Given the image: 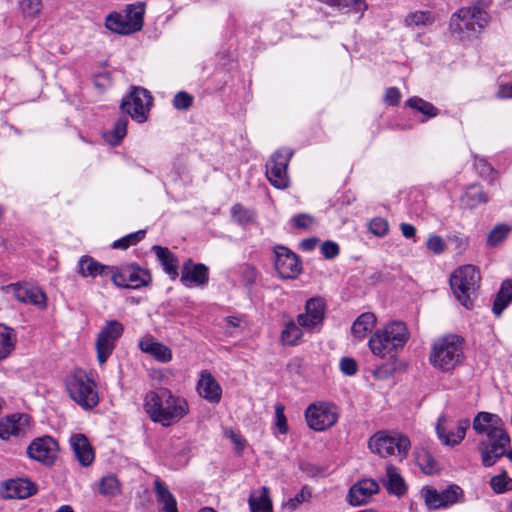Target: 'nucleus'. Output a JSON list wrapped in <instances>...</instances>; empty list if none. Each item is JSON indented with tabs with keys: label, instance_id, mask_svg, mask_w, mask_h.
<instances>
[{
	"label": "nucleus",
	"instance_id": "1",
	"mask_svg": "<svg viewBox=\"0 0 512 512\" xmlns=\"http://www.w3.org/2000/svg\"><path fill=\"white\" fill-rule=\"evenodd\" d=\"M464 359L463 339L454 334L434 341L429 356L430 364L442 372H451Z\"/></svg>",
	"mask_w": 512,
	"mask_h": 512
},
{
	"label": "nucleus",
	"instance_id": "2",
	"mask_svg": "<svg viewBox=\"0 0 512 512\" xmlns=\"http://www.w3.org/2000/svg\"><path fill=\"white\" fill-rule=\"evenodd\" d=\"M408 339L409 332L405 323L395 321L375 332L369 340V347L376 356L385 357L390 355L393 358V352L402 348Z\"/></svg>",
	"mask_w": 512,
	"mask_h": 512
},
{
	"label": "nucleus",
	"instance_id": "3",
	"mask_svg": "<svg viewBox=\"0 0 512 512\" xmlns=\"http://www.w3.org/2000/svg\"><path fill=\"white\" fill-rule=\"evenodd\" d=\"M487 24V13L474 5L460 8L450 19V31L460 40L475 37Z\"/></svg>",
	"mask_w": 512,
	"mask_h": 512
},
{
	"label": "nucleus",
	"instance_id": "4",
	"mask_svg": "<svg viewBox=\"0 0 512 512\" xmlns=\"http://www.w3.org/2000/svg\"><path fill=\"white\" fill-rule=\"evenodd\" d=\"M480 280V273L473 265L459 267L450 277V286L455 297L467 309L474 305Z\"/></svg>",
	"mask_w": 512,
	"mask_h": 512
},
{
	"label": "nucleus",
	"instance_id": "5",
	"mask_svg": "<svg viewBox=\"0 0 512 512\" xmlns=\"http://www.w3.org/2000/svg\"><path fill=\"white\" fill-rule=\"evenodd\" d=\"M145 9L146 5L141 1L128 4L123 14L112 12L107 15L105 26L111 32L120 35H130L138 32L144 25Z\"/></svg>",
	"mask_w": 512,
	"mask_h": 512
},
{
	"label": "nucleus",
	"instance_id": "6",
	"mask_svg": "<svg viewBox=\"0 0 512 512\" xmlns=\"http://www.w3.org/2000/svg\"><path fill=\"white\" fill-rule=\"evenodd\" d=\"M66 389L73 401L85 410H91L99 403L95 382L83 370H76L67 376Z\"/></svg>",
	"mask_w": 512,
	"mask_h": 512
},
{
	"label": "nucleus",
	"instance_id": "7",
	"mask_svg": "<svg viewBox=\"0 0 512 512\" xmlns=\"http://www.w3.org/2000/svg\"><path fill=\"white\" fill-rule=\"evenodd\" d=\"M373 453L381 457L397 455L400 460L407 457L411 442L406 435L397 432L378 431L368 442Z\"/></svg>",
	"mask_w": 512,
	"mask_h": 512
},
{
	"label": "nucleus",
	"instance_id": "8",
	"mask_svg": "<svg viewBox=\"0 0 512 512\" xmlns=\"http://www.w3.org/2000/svg\"><path fill=\"white\" fill-rule=\"evenodd\" d=\"M485 435V438L479 442V450L483 465L490 467L494 465L499 458L504 456L505 450L510 444V437L502 426L490 429V432Z\"/></svg>",
	"mask_w": 512,
	"mask_h": 512
},
{
	"label": "nucleus",
	"instance_id": "9",
	"mask_svg": "<svg viewBox=\"0 0 512 512\" xmlns=\"http://www.w3.org/2000/svg\"><path fill=\"white\" fill-rule=\"evenodd\" d=\"M111 279L120 288L138 289L147 286L151 281L148 271L136 264L111 266Z\"/></svg>",
	"mask_w": 512,
	"mask_h": 512
},
{
	"label": "nucleus",
	"instance_id": "10",
	"mask_svg": "<svg viewBox=\"0 0 512 512\" xmlns=\"http://www.w3.org/2000/svg\"><path fill=\"white\" fill-rule=\"evenodd\" d=\"M292 155L293 151L290 149H279L271 155L265 165L266 177L277 189H286L289 186L287 168Z\"/></svg>",
	"mask_w": 512,
	"mask_h": 512
},
{
	"label": "nucleus",
	"instance_id": "11",
	"mask_svg": "<svg viewBox=\"0 0 512 512\" xmlns=\"http://www.w3.org/2000/svg\"><path fill=\"white\" fill-rule=\"evenodd\" d=\"M152 100V96L148 90L141 87H134L131 92L122 99L120 108L123 112L130 115L132 119L143 123L148 118Z\"/></svg>",
	"mask_w": 512,
	"mask_h": 512
},
{
	"label": "nucleus",
	"instance_id": "12",
	"mask_svg": "<svg viewBox=\"0 0 512 512\" xmlns=\"http://www.w3.org/2000/svg\"><path fill=\"white\" fill-rule=\"evenodd\" d=\"M338 417L336 406L328 402L311 404L305 411L307 424L315 431H324L332 427Z\"/></svg>",
	"mask_w": 512,
	"mask_h": 512
},
{
	"label": "nucleus",
	"instance_id": "13",
	"mask_svg": "<svg viewBox=\"0 0 512 512\" xmlns=\"http://www.w3.org/2000/svg\"><path fill=\"white\" fill-rule=\"evenodd\" d=\"M123 325L117 320H110L100 330L96 339L98 362L104 364L115 348V342L123 333Z\"/></svg>",
	"mask_w": 512,
	"mask_h": 512
},
{
	"label": "nucleus",
	"instance_id": "14",
	"mask_svg": "<svg viewBox=\"0 0 512 512\" xmlns=\"http://www.w3.org/2000/svg\"><path fill=\"white\" fill-rule=\"evenodd\" d=\"M274 254L275 269L283 279H295L300 274L301 262L294 252L284 246H277Z\"/></svg>",
	"mask_w": 512,
	"mask_h": 512
},
{
	"label": "nucleus",
	"instance_id": "15",
	"mask_svg": "<svg viewBox=\"0 0 512 512\" xmlns=\"http://www.w3.org/2000/svg\"><path fill=\"white\" fill-rule=\"evenodd\" d=\"M58 452V443L50 436L34 439L27 447V455L45 465L54 464Z\"/></svg>",
	"mask_w": 512,
	"mask_h": 512
},
{
	"label": "nucleus",
	"instance_id": "16",
	"mask_svg": "<svg viewBox=\"0 0 512 512\" xmlns=\"http://www.w3.org/2000/svg\"><path fill=\"white\" fill-rule=\"evenodd\" d=\"M325 317V302L322 298H311L306 302L305 313L297 316L298 325L312 330L323 323Z\"/></svg>",
	"mask_w": 512,
	"mask_h": 512
},
{
	"label": "nucleus",
	"instance_id": "17",
	"mask_svg": "<svg viewBox=\"0 0 512 512\" xmlns=\"http://www.w3.org/2000/svg\"><path fill=\"white\" fill-rule=\"evenodd\" d=\"M379 490V484L374 479L368 478L359 480L350 487L347 501L351 506L365 505Z\"/></svg>",
	"mask_w": 512,
	"mask_h": 512
},
{
	"label": "nucleus",
	"instance_id": "18",
	"mask_svg": "<svg viewBox=\"0 0 512 512\" xmlns=\"http://www.w3.org/2000/svg\"><path fill=\"white\" fill-rule=\"evenodd\" d=\"M163 410L154 422L160 423L163 426H170L173 423L183 418L188 409L187 402L184 399L176 398L170 392V399L165 400Z\"/></svg>",
	"mask_w": 512,
	"mask_h": 512
},
{
	"label": "nucleus",
	"instance_id": "19",
	"mask_svg": "<svg viewBox=\"0 0 512 512\" xmlns=\"http://www.w3.org/2000/svg\"><path fill=\"white\" fill-rule=\"evenodd\" d=\"M209 280L208 267L201 263H193L191 259L184 262L180 281L186 287L203 286Z\"/></svg>",
	"mask_w": 512,
	"mask_h": 512
},
{
	"label": "nucleus",
	"instance_id": "20",
	"mask_svg": "<svg viewBox=\"0 0 512 512\" xmlns=\"http://www.w3.org/2000/svg\"><path fill=\"white\" fill-rule=\"evenodd\" d=\"M2 289L7 292L11 290L19 302L35 305L40 309L46 307V296L39 289L29 288L18 283L4 286Z\"/></svg>",
	"mask_w": 512,
	"mask_h": 512
},
{
	"label": "nucleus",
	"instance_id": "21",
	"mask_svg": "<svg viewBox=\"0 0 512 512\" xmlns=\"http://www.w3.org/2000/svg\"><path fill=\"white\" fill-rule=\"evenodd\" d=\"M28 427V417L23 414H12L0 420V438L8 440L11 436H23Z\"/></svg>",
	"mask_w": 512,
	"mask_h": 512
},
{
	"label": "nucleus",
	"instance_id": "22",
	"mask_svg": "<svg viewBox=\"0 0 512 512\" xmlns=\"http://www.w3.org/2000/svg\"><path fill=\"white\" fill-rule=\"evenodd\" d=\"M37 492L35 483L28 479L17 478L5 482L2 496L8 499H24Z\"/></svg>",
	"mask_w": 512,
	"mask_h": 512
},
{
	"label": "nucleus",
	"instance_id": "23",
	"mask_svg": "<svg viewBox=\"0 0 512 512\" xmlns=\"http://www.w3.org/2000/svg\"><path fill=\"white\" fill-rule=\"evenodd\" d=\"M70 445L75 458L83 466L87 467L94 461V450L84 434H74L70 437Z\"/></svg>",
	"mask_w": 512,
	"mask_h": 512
},
{
	"label": "nucleus",
	"instance_id": "24",
	"mask_svg": "<svg viewBox=\"0 0 512 512\" xmlns=\"http://www.w3.org/2000/svg\"><path fill=\"white\" fill-rule=\"evenodd\" d=\"M197 391L201 397L210 403H219L222 397V388L211 373L204 371L197 383Z\"/></svg>",
	"mask_w": 512,
	"mask_h": 512
},
{
	"label": "nucleus",
	"instance_id": "25",
	"mask_svg": "<svg viewBox=\"0 0 512 512\" xmlns=\"http://www.w3.org/2000/svg\"><path fill=\"white\" fill-rule=\"evenodd\" d=\"M446 421V417L442 415L438 419V423L436 425V432L439 439L445 444L449 446H454L459 444L465 437L466 430L468 429L470 422L469 420L459 421L456 431H450L446 433L445 428L443 427V423Z\"/></svg>",
	"mask_w": 512,
	"mask_h": 512
},
{
	"label": "nucleus",
	"instance_id": "26",
	"mask_svg": "<svg viewBox=\"0 0 512 512\" xmlns=\"http://www.w3.org/2000/svg\"><path fill=\"white\" fill-rule=\"evenodd\" d=\"M170 399V391L162 388L159 391H150L144 398V410L154 422L163 410L165 400Z\"/></svg>",
	"mask_w": 512,
	"mask_h": 512
},
{
	"label": "nucleus",
	"instance_id": "27",
	"mask_svg": "<svg viewBox=\"0 0 512 512\" xmlns=\"http://www.w3.org/2000/svg\"><path fill=\"white\" fill-rule=\"evenodd\" d=\"M139 348L142 352L151 355L161 363H167L172 359L171 349L156 341L153 337H146L140 340Z\"/></svg>",
	"mask_w": 512,
	"mask_h": 512
},
{
	"label": "nucleus",
	"instance_id": "28",
	"mask_svg": "<svg viewBox=\"0 0 512 512\" xmlns=\"http://www.w3.org/2000/svg\"><path fill=\"white\" fill-rule=\"evenodd\" d=\"M153 252L156 254L157 259L161 263L164 271L170 276L172 280H175L178 273V258L168 248L159 245L152 247Z\"/></svg>",
	"mask_w": 512,
	"mask_h": 512
},
{
	"label": "nucleus",
	"instance_id": "29",
	"mask_svg": "<svg viewBox=\"0 0 512 512\" xmlns=\"http://www.w3.org/2000/svg\"><path fill=\"white\" fill-rule=\"evenodd\" d=\"M382 482L390 494H394L398 497L402 496L407 490L403 477L399 473L398 469L392 464H388L386 466V477Z\"/></svg>",
	"mask_w": 512,
	"mask_h": 512
},
{
	"label": "nucleus",
	"instance_id": "30",
	"mask_svg": "<svg viewBox=\"0 0 512 512\" xmlns=\"http://www.w3.org/2000/svg\"><path fill=\"white\" fill-rule=\"evenodd\" d=\"M156 501L160 505V512H178L177 501L167 486L159 479L154 481Z\"/></svg>",
	"mask_w": 512,
	"mask_h": 512
},
{
	"label": "nucleus",
	"instance_id": "31",
	"mask_svg": "<svg viewBox=\"0 0 512 512\" xmlns=\"http://www.w3.org/2000/svg\"><path fill=\"white\" fill-rule=\"evenodd\" d=\"M78 273L82 277H96L111 273V266L103 265L90 256H82L78 263Z\"/></svg>",
	"mask_w": 512,
	"mask_h": 512
},
{
	"label": "nucleus",
	"instance_id": "32",
	"mask_svg": "<svg viewBox=\"0 0 512 512\" xmlns=\"http://www.w3.org/2000/svg\"><path fill=\"white\" fill-rule=\"evenodd\" d=\"M251 512H272V501L269 496V489L263 486L258 491L250 494L248 499Z\"/></svg>",
	"mask_w": 512,
	"mask_h": 512
},
{
	"label": "nucleus",
	"instance_id": "33",
	"mask_svg": "<svg viewBox=\"0 0 512 512\" xmlns=\"http://www.w3.org/2000/svg\"><path fill=\"white\" fill-rule=\"evenodd\" d=\"M502 426L501 418L489 412H479L473 420V429L477 434H487L490 429Z\"/></svg>",
	"mask_w": 512,
	"mask_h": 512
},
{
	"label": "nucleus",
	"instance_id": "34",
	"mask_svg": "<svg viewBox=\"0 0 512 512\" xmlns=\"http://www.w3.org/2000/svg\"><path fill=\"white\" fill-rule=\"evenodd\" d=\"M17 334L15 330L0 323V361L6 359L15 349Z\"/></svg>",
	"mask_w": 512,
	"mask_h": 512
},
{
	"label": "nucleus",
	"instance_id": "35",
	"mask_svg": "<svg viewBox=\"0 0 512 512\" xmlns=\"http://www.w3.org/2000/svg\"><path fill=\"white\" fill-rule=\"evenodd\" d=\"M512 301V281L505 280L497 296L494 300L492 311L496 316H500L504 309L509 305Z\"/></svg>",
	"mask_w": 512,
	"mask_h": 512
},
{
	"label": "nucleus",
	"instance_id": "36",
	"mask_svg": "<svg viewBox=\"0 0 512 512\" xmlns=\"http://www.w3.org/2000/svg\"><path fill=\"white\" fill-rule=\"evenodd\" d=\"M487 201V195L478 185L469 186L461 197L462 204L470 209H473L482 203H486Z\"/></svg>",
	"mask_w": 512,
	"mask_h": 512
},
{
	"label": "nucleus",
	"instance_id": "37",
	"mask_svg": "<svg viewBox=\"0 0 512 512\" xmlns=\"http://www.w3.org/2000/svg\"><path fill=\"white\" fill-rule=\"evenodd\" d=\"M375 322L376 317L373 313H363L354 321L351 332L357 338H364L365 334L372 330Z\"/></svg>",
	"mask_w": 512,
	"mask_h": 512
},
{
	"label": "nucleus",
	"instance_id": "38",
	"mask_svg": "<svg viewBox=\"0 0 512 512\" xmlns=\"http://www.w3.org/2000/svg\"><path fill=\"white\" fill-rule=\"evenodd\" d=\"M416 462L426 474H433L438 471V465L433 455L427 449H420L415 455Z\"/></svg>",
	"mask_w": 512,
	"mask_h": 512
},
{
	"label": "nucleus",
	"instance_id": "39",
	"mask_svg": "<svg viewBox=\"0 0 512 512\" xmlns=\"http://www.w3.org/2000/svg\"><path fill=\"white\" fill-rule=\"evenodd\" d=\"M127 123L128 121L126 117L119 118L116 121L113 130L105 135L106 141L113 146L118 145L126 136Z\"/></svg>",
	"mask_w": 512,
	"mask_h": 512
},
{
	"label": "nucleus",
	"instance_id": "40",
	"mask_svg": "<svg viewBox=\"0 0 512 512\" xmlns=\"http://www.w3.org/2000/svg\"><path fill=\"white\" fill-rule=\"evenodd\" d=\"M407 105L424 114L425 116L431 118L438 115V109L430 102L425 101L419 97H411L407 100Z\"/></svg>",
	"mask_w": 512,
	"mask_h": 512
},
{
	"label": "nucleus",
	"instance_id": "41",
	"mask_svg": "<svg viewBox=\"0 0 512 512\" xmlns=\"http://www.w3.org/2000/svg\"><path fill=\"white\" fill-rule=\"evenodd\" d=\"M303 332L301 328L293 321L286 324L284 330L281 332V339L284 344L294 346L302 338Z\"/></svg>",
	"mask_w": 512,
	"mask_h": 512
},
{
	"label": "nucleus",
	"instance_id": "42",
	"mask_svg": "<svg viewBox=\"0 0 512 512\" xmlns=\"http://www.w3.org/2000/svg\"><path fill=\"white\" fill-rule=\"evenodd\" d=\"M331 7L338 9L348 8L355 12H363L366 9L364 0H319Z\"/></svg>",
	"mask_w": 512,
	"mask_h": 512
},
{
	"label": "nucleus",
	"instance_id": "43",
	"mask_svg": "<svg viewBox=\"0 0 512 512\" xmlns=\"http://www.w3.org/2000/svg\"><path fill=\"white\" fill-rule=\"evenodd\" d=\"M405 22L408 26H426L434 22V16L430 11H416L410 13Z\"/></svg>",
	"mask_w": 512,
	"mask_h": 512
},
{
	"label": "nucleus",
	"instance_id": "44",
	"mask_svg": "<svg viewBox=\"0 0 512 512\" xmlns=\"http://www.w3.org/2000/svg\"><path fill=\"white\" fill-rule=\"evenodd\" d=\"M490 486L497 494L510 491L512 490V478H508L506 472H503L491 478Z\"/></svg>",
	"mask_w": 512,
	"mask_h": 512
},
{
	"label": "nucleus",
	"instance_id": "45",
	"mask_svg": "<svg viewBox=\"0 0 512 512\" xmlns=\"http://www.w3.org/2000/svg\"><path fill=\"white\" fill-rule=\"evenodd\" d=\"M119 482L114 475L104 476L99 484V492L102 495H116L119 493Z\"/></svg>",
	"mask_w": 512,
	"mask_h": 512
},
{
	"label": "nucleus",
	"instance_id": "46",
	"mask_svg": "<svg viewBox=\"0 0 512 512\" xmlns=\"http://www.w3.org/2000/svg\"><path fill=\"white\" fill-rule=\"evenodd\" d=\"M462 494L463 491L459 486L450 485L448 488L441 491L442 507H448L455 504L456 502H458Z\"/></svg>",
	"mask_w": 512,
	"mask_h": 512
},
{
	"label": "nucleus",
	"instance_id": "47",
	"mask_svg": "<svg viewBox=\"0 0 512 512\" xmlns=\"http://www.w3.org/2000/svg\"><path fill=\"white\" fill-rule=\"evenodd\" d=\"M510 227L505 224H499L494 227L493 230L488 234L487 244L489 246H496L502 242L509 234Z\"/></svg>",
	"mask_w": 512,
	"mask_h": 512
},
{
	"label": "nucleus",
	"instance_id": "48",
	"mask_svg": "<svg viewBox=\"0 0 512 512\" xmlns=\"http://www.w3.org/2000/svg\"><path fill=\"white\" fill-rule=\"evenodd\" d=\"M231 213L234 220L240 225H247L254 220V213L240 204L234 205Z\"/></svg>",
	"mask_w": 512,
	"mask_h": 512
},
{
	"label": "nucleus",
	"instance_id": "49",
	"mask_svg": "<svg viewBox=\"0 0 512 512\" xmlns=\"http://www.w3.org/2000/svg\"><path fill=\"white\" fill-rule=\"evenodd\" d=\"M20 8L25 16L35 17L42 8L41 0H19Z\"/></svg>",
	"mask_w": 512,
	"mask_h": 512
},
{
	"label": "nucleus",
	"instance_id": "50",
	"mask_svg": "<svg viewBox=\"0 0 512 512\" xmlns=\"http://www.w3.org/2000/svg\"><path fill=\"white\" fill-rule=\"evenodd\" d=\"M425 503L429 509H438L442 507L441 492L436 489L427 488L424 490Z\"/></svg>",
	"mask_w": 512,
	"mask_h": 512
},
{
	"label": "nucleus",
	"instance_id": "51",
	"mask_svg": "<svg viewBox=\"0 0 512 512\" xmlns=\"http://www.w3.org/2000/svg\"><path fill=\"white\" fill-rule=\"evenodd\" d=\"M192 104L193 97L185 91H180L174 96L173 106L177 110H187L192 106Z\"/></svg>",
	"mask_w": 512,
	"mask_h": 512
},
{
	"label": "nucleus",
	"instance_id": "52",
	"mask_svg": "<svg viewBox=\"0 0 512 512\" xmlns=\"http://www.w3.org/2000/svg\"><path fill=\"white\" fill-rule=\"evenodd\" d=\"M369 229L374 235L382 237L387 234L389 225L384 218L377 217L370 221Z\"/></svg>",
	"mask_w": 512,
	"mask_h": 512
},
{
	"label": "nucleus",
	"instance_id": "53",
	"mask_svg": "<svg viewBox=\"0 0 512 512\" xmlns=\"http://www.w3.org/2000/svg\"><path fill=\"white\" fill-rule=\"evenodd\" d=\"M426 247L434 254H441L446 249V244L438 235H431L426 241Z\"/></svg>",
	"mask_w": 512,
	"mask_h": 512
},
{
	"label": "nucleus",
	"instance_id": "54",
	"mask_svg": "<svg viewBox=\"0 0 512 512\" xmlns=\"http://www.w3.org/2000/svg\"><path fill=\"white\" fill-rule=\"evenodd\" d=\"M285 407L282 404H277L275 406V414H276V422L275 425L278 428L279 432L285 434L288 432L287 419L284 414Z\"/></svg>",
	"mask_w": 512,
	"mask_h": 512
},
{
	"label": "nucleus",
	"instance_id": "55",
	"mask_svg": "<svg viewBox=\"0 0 512 512\" xmlns=\"http://www.w3.org/2000/svg\"><path fill=\"white\" fill-rule=\"evenodd\" d=\"M340 370L347 376L356 374L358 370L357 362L353 358L343 357L340 360Z\"/></svg>",
	"mask_w": 512,
	"mask_h": 512
},
{
	"label": "nucleus",
	"instance_id": "56",
	"mask_svg": "<svg viewBox=\"0 0 512 512\" xmlns=\"http://www.w3.org/2000/svg\"><path fill=\"white\" fill-rule=\"evenodd\" d=\"M321 252L327 259H333L338 256L340 249L337 243L327 240L321 246Z\"/></svg>",
	"mask_w": 512,
	"mask_h": 512
},
{
	"label": "nucleus",
	"instance_id": "57",
	"mask_svg": "<svg viewBox=\"0 0 512 512\" xmlns=\"http://www.w3.org/2000/svg\"><path fill=\"white\" fill-rule=\"evenodd\" d=\"M401 99V93L398 88L390 87L386 90L384 95V102L390 106H396Z\"/></svg>",
	"mask_w": 512,
	"mask_h": 512
},
{
	"label": "nucleus",
	"instance_id": "58",
	"mask_svg": "<svg viewBox=\"0 0 512 512\" xmlns=\"http://www.w3.org/2000/svg\"><path fill=\"white\" fill-rule=\"evenodd\" d=\"M313 221L314 219L311 215L304 213L298 214L293 218L294 226L299 229H307Z\"/></svg>",
	"mask_w": 512,
	"mask_h": 512
},
{
	"label": "nucleus",
	"instance_id": "59",
	"mask_svg": "<svg viewBox=\"0 0 512 512\" xmlns=\"http://www.w3.org/2000/svg\"><path fill=\"white\" fill-rule=\"evenodd\" d=\"M257 271L253 266L246 265L242 270V277L249 286L253 285L257 279Z\"/></svg>",
	"mask_w": 512,
	"mask_h": 512
},
{
	"label": "nucleus",
	"instance_id": "60",
	"mask_svg": "<svg viewBox=\"0 0 512 512\" xmlns=\"http://www.w3.org/2000/svg\"><path fill=\"white\" fill-rule=\"evenodd\" d=\"M306 495H310V493L306 488H303L299 494H297L294 498L288 500L286 506L291 510L296 509L297 506L304 501Z\"/></svg>",
	"mask_w": 512,
	"mask_h": 512
},
{
	"label": "nucleus",
	"instance_id": "61",
	"mask_svg": "<svg viewBox=\"0 0 512 512\" xmlns=\"http://www.w3.org/2000/svg\"><path fill=\"white\" fill-rule=\"evenodd\" d=\"M497 97L500 99L512 98V83L501 85L498 89Z\"/></svg>",
	"mask_w": 512,
	"mask_h": 512
},
{
	"label": "nucleus",
	"instance_id": "62",
	"mask_svg": "<svg viewBox=\"0 0 512 512\" xmlns=\"http://www.w3.org/2000/svg\"><path fill=\"white\" fill-rule=\"evenodd\" d=\"M145 230H139L137 232L131 233L129 235H126V239H128V242L131 245H135L139 241H141L145 237Z\"/></svg>",
	"mask_w": 512,
	"mask_h": 512
},
{
	"label": "nucleus",
	"instance_id": "63",
	"mask_svg": "<svg viewBox=\"0 0 512 512\" xmlns=\"http://www.w3.org/2000/svg\"><path fill=\"white\" fill-rule=\"evenodd\" d=\"M400 229H401L402 235L405 238H412L416 234V228L413 225L408 224V223H402L400 225Z\"/></svg>",
	"mask_w": 512,
	"mask_h": 512
},
{
	"label": "nucleus",
	"instance_id": "64",
	"mask_svg": "<svg viewBox=\"0 0 512 512\" xmlns=\"http://www.w3.org/2000/svg\"><path fill=\"white\" fill-rule=\"evenodd\" d=\"M476 168L478 169L481 175H487L492 172V167L485 161L480 159L475 163Z\"/></svg>",
	"mask_w": 512,
	"mask_h": 512
}]
</instances>
